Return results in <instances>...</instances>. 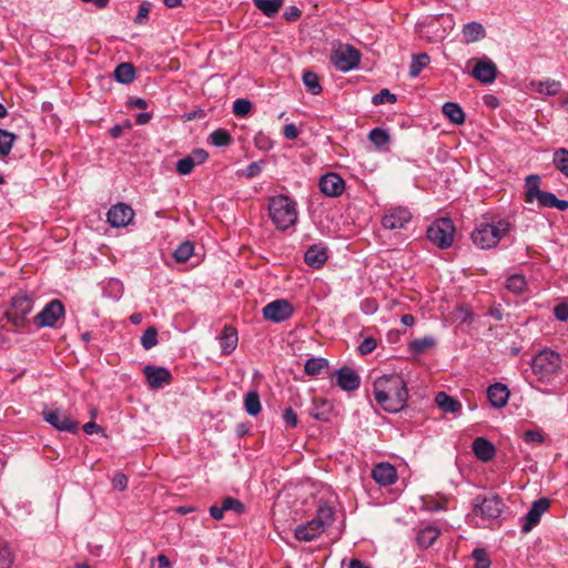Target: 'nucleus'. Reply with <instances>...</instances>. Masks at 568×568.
I'll return each instance as SVG.
<instances>
[{
    "label": "nucleus",
    "instance_id": "f257e3e1",
    "mask_svg": "<svg viewBox=\"0 0 568 568\" xmlns=\"http://www.w3.org/2000/svg\"><path fill=\"white\" fill-rule=\"evenodd\" d=\"M373 396L384 412L399 413L406 407L408 400L407 383L398 374L382 375L373 383Z\"/></svg>",
    "mask_w": 568,
    "mask_h": 568
},
{
    "label": "nucleus",
    "instance_id": "f03ea898",
    "mask_svg": "<svg viewBox=\"0 0 568 568\" xmlns=\"http://www.w3.org/2000/svg\"><path fill=\"white\" fill-rule=\"evenodd\" d=\"M514 224L508 219L489 217L484 215L475 226L471 233L473 243L481 248L488 250L495 247L499 241L514 230Z\"/></svg>",
    "mask_w": 568,
    "mask_h": 568
},
{
    "label": "nucleus",
    "instance_id": "7ed1b4c3",
    "mask_svg": "<svg viewBox=\"0 0 568 568\" xmlns=\"http://www.w3.org/2000/svg\"><path fill=\"white\" fill-rule=\"evenodd\" d=\"M335 521V508L332 503L320 499L313 519L297 525L294 537L302 542H311L318 538Z\"/></svg>",
    "mask_w": 568,
    "mask_h": 568
},
{
    "label": "nucleus",
    "instance_id": "20e7f679",
    "mask_svg": "<svg viewBox=\"0 0 568 568\" xmlns=\"http://www.w3.org/2000/svg\"><path fill=\"white\" fill-rule=\"evenodd\" d=\"M268 214L277 230L286 231L297 222L296 202L287 195L271 196Z\"/></svg>",
    "mask_w": 568,
    "mask_h": 568
},
{
    "label": "nucleus",
    "instance_id": "39448f33",
    "mask_svg": "<svg viewBox=\"0 0 568 568\" xmlns=\"http://www.w3.org/2000/svg\"><path fill=\"white\" fill-rule=\"evenodd\" d=\"M530 367L537 381L550 383L561 369V357L552 349H541L531 358Z\"/></svg>",
    "mask_w": 568,
    "mask_h": 568
},
{
    "label": "nucleus",
    "instance_id": "423d86ee",
    "mask_svg": "<svg viewBox=\"0 0 568 568\" xmlns=\"http://www.w3.org/2000/svg\"><path fill=\"white\" fill-rule=\"evenodd\" d=\"M455 231V225L450 219H438L428 226L427 239L439 248L445 250L453 245Z\"/></svg>",
    "mask_w": 568,
    "mask_h": 568
},
{
    "label": "nucleus",
    "instance_id": "0eeeda50",
    "mask_svg": "<svg viewBox=\"0 0 568 568\" xmlns=\"http://www.w3.org/2000/svg\"><path fill=\"white\" fill-rule=\"evenodd\" d=\"M506 505L501 497L498 495L490 496H476L473 499V511L487 519L499 518L505 509Z\"/></svg>",
    "mask_w": 568,
    "mask_h": 568
},
{
    "label": "nucleus",
    "instance_id": "6e6552de",
    "mask_svg": "<svg viewBox=\"0 0 568 568\" xmlns=\"http://www.w3.org/2000/svg\"><path fill=\"white\" fill-rule=\"evenodd\" d=\"M33 307L32 300L24 295L18 294L12 298L11 307L6 312V318L14 328H22L27 323V316Z\"/></svg>",
    "mask_w": 568,
    "mask_h": 568
},
{
    "label": "nucleus",
    "instance_id": "1a4fd4ad",
    "mask_svg": "<svg viewBox=\"0 0 568 568\" xmlns=\"http://www.w3.org/2000/svg\"><path fill=\"white\" fill-rule=\"evenodd\" d=\"M361 53L349 44H341L332 51L331 62L342 72H348L358 67Z\"/></svg>",
    "mask_w": 568,
    "mask_h": 568
},
{
    "label": "nucleus",
    "instance_id": "9d476101",
    "mask_svg": "<svg viewBox=\"0 0 568 568\" xmlns=\"http://www.w3.org/2000/svg\"><path fill=\"white\" fill-rule=\"evenodd\" d=\"M294 314L293 305L284 298L270 302L262 308L264 320L273 323H282L291 318Z\"/></svg>",
    "mask_w": 568,
    "mask_h": 568
},
{
    "label": "nucleus",
    "instance_id": "9b49d317",
    "mask_svg": "<svg viewBox=\"0 0 568 568\" xmlns=\"http://www.w3.org/2000/svg\"><path fill=\"white\" fill-rule=\"evenodd\" d=\"M64 315V306L59 300L49 302L42 311L33 317V323L38 327H53L55 323Z\"/></svg>",
    "mask_w": 568,
    "mask_h": 568
},
{
    "label": "nucleus",
    "instance_id": "f8f14e48",
    "mask_svg": "<svg viewBox=\"0 0 568 568\" xmlns=\"http://www.w3.org/2000/svg\"><path fill=\"white\" fill-rule=\"evenodd\" d=\"M42 417L49 425L60 432L75 434L79 430V423L60 409L43 410Z\"/></svg>",
    "mask_w": 568,
    "mask_h": 568
},
{
    "label": "nucleus",
    "instance_id": "ddd939ff",
    "mask_svg": "<svg viewBox=\"0 0 568 568\" xmlns=\"http://www.w3.org/2000/svg\"><path fill=\"white\" fill-rule=\"evenodd\" d=\"M413 215L407 207L397 206L387 210L382 217V225L387 230H400L410 222Z\"/></svg>",
    "mask_w": 568,
    "mask_h": 568
},
{
    "label": "nucleus",
    "instance_id": "4468645a",
    "mask_svg": "<svg viewBox=\"0 0 568 568\" xmlns=\"http://www.w3.org/2000/svg\"><path fill=\"white\" fill-rule=\"evenodd\" d=\"M550 501L548 498H539L535 500L525 516V523L521 526V532H529L538 523L541 516L549 509Z\"/></svg>",
    "mask_w": 568,
    "mask_h": 568
},
{
    "label": "nucleus",
    "instance_id": "2eb2a0df",
    "mask_svg": "<svg viewBox=\"0 0 568 568\" xmlns=\"http://www.w3.org/2000/svg\"><path fill=\"white\" fill-rule=\"evenodd\" d=\"M143 374L151 388H161L172 382L171 372L164 366L145 365Z\"/></svg>",
    "mask_w": 568,
    "mask_h": 568
},
{
    "label": "nucleus",
    "instance_id": "dca6fc26",
    "mask_svg": "<svg viewBox=\"0 0 568 568\" xmlns=\"http://www.w3.org/2000/svg\"><path fill=\"white\" fill-rule=\"evenodd\" d=\"M134 211L132 207L124 203H118L109 210L106 217L108 222L113 227L126 226L133 219Z\"/></svg>",
    "mask_w": 568,
    "mask_h": 568
},
{
    "label": "nucleus",
    "instance_id": "f3484780",
    "mask_svg": "<svg viewBox=\"0 0 568 568\" xmlns=\"http://www.w3.org/2000/svg\"><path fill=\"white\" fill-rule=\"evenodd\" d=\"M318 186L325 195L337 197L343 194L345 182L337 173H326L320 179Z\"/></svg>",
    "mask_w": 568,
    "mask_h": 568
},
{
    "label": "nucleus",
    "instance_id": "a211bd4d",
    "mask_svg": "<svg viewBox=\"0 0 568 568\" xmlns=\"http://www.w3.org/2000/svg\"><path fill=\"white\" fill-rule=\"evenodd\" d=\"M336 385L345 390L353 392L359 388L361 377L349 366H343L335 372Z\"/></svg>",
    "mask_w": 568,
    "mask_h": 568
},
{
    "label": "nucleus",
    "instance_id": "6ab92c4d",
    "mask_svg": "<svg viewBox=\"0 0 568 568\" xmlns=\"http://www.w3.org/2000/svg\"><path fill=\"white\" fill-rule=\"evenodd\" d=\"M497 72V67L491 60L480 59L476 62L471 75L484 84H490L496 80Z\"/></svg>",
    "mask_w": 568,
    "mask_h": 568
},
{
    "label": "nucleus",
    "instance_id": "aec40b11",
    "mask_svg": "<svg viewBox=\"0 0 568 568\" xmlns=\"http://www.w3.org/2000/svg\"><path fill=\"white\" fill-rule=\"evenodd\" d=\"M372 478L381 486H389L397 480L398 476L390 463L383 462L373 467Z\"/></svg>",
    "mask_w": 568,
    "mask_h": 568
},
{
    "label": "nucleus",
    "instance_id": "412c9836",
    "mask_svg": "<svg viewBox=\"0 0 568 568\" xmlns=\"http://www.w3.org/2000/svg\"><path fill=\"white\" fill-rule=\"evenodd\" d=\"M327 258L326 247L321 244L311 245L304 254V262L313 268H321Z\"/></svg>",
    "mask_w": 568,
    "mask_h": 568
},
{
    "label": "nucleus",
    "instance_id": "4be33fe9",
    "mask_svg": "<svg viewBox=\"0 0 568 568\" xmlns=\"http://www.w3.org/2000/svg\"><path fill=\"white\" fill-rule=\"evenodd\" d=\"M487 397L495 408H501L507 405L509 390L505 384L495 383L488 387Z\"/></svg>",
    "mask_w": 568,
    "mask_h": 568
},
{
    "label": "nucleus",
    "instance_id": "5701e85b",
    "mask_svg": "<svg viewBox=\"0 0 568 568\" xmlns=\"http://www.w3.org/2000/svg\"><path fill=\"white\" fill-rule=\"evenodd\" d=\"M473 450L475 456L484 463L491 460L496 454L494 444L485 437H477L474 439Z\"/></svg>",
    "mask_w": 568,
    "mask_h": 568
},
{
    "label": "nucleus",
    "instance_id": "b1692460",
    "mask_svg": "<svg viewBox=\"0 0 568 568\" xmlns=\"http://www.w3.org/2000/svg\"><path fill=\"white\" fill-rule=\"evenodd\" d=\"M237 332L232 326H224L220 336V346L223 354H231L237 346Z\"/></svg>",
    "mask_w": 568,
    "mask_h": 568
},
{
    "label": "nucleus",
    "instance_id": "393cba45",
    "mask_svg": "<svg viewBox=\"0 0 568 568\" xmlns=\"http://www.w3.org/2000/svg\"><path fill=\"white\" fill-rule=\"evenodd\" d=\"M435 403L444 413L456 414L462 410L460 402L445 392L436 394Z\"/></svg>",
    "mask_w": 568,
    "mask_h": 568
},
{
    "label": "nucleus",
    "instance_id": "a878e982",
    "mask_svg": "<svg viewBox=\"0 0 568 568\" xmlns=\"http://www.w3.org/2000/svg\"><path fill=\"white\" fill-rule=\"evenodd\" d=\"M444 115L455 125L465 123V112L463 108L456 102H446L442 106Z\"/></svg>",
    "mask_w": 568,
    "mask_h": 568
},
{
    "label": "nucleus",
    "instance_id": "bb28decb",
    "mask_svg": "<svg viewBox=\"0 0 568 568\" xmlns=\"http://www.w3.org/2000/svg\"><path fill=\"white\" fill-rule=\"evenodd\" d=\"M440 536V530L435 526H427L420 529L416 535V542L422 548H429Z\"/></svg>",
    "mask_w": 568,
    "mask_h": 568
},
{
    "label": "nucleus",
    "instance_id": "cd10ccee",
    "mask_svg": "<svg viewBox=\"0 0 568 568\" xmlns=\"http://www.w3.org/2000/svg\"><path fill=\"white\" fill-rule=\"evenodd\" d=\"M463 37L467 43L477 42L486 37V30L481 23L471 21L464 26Z\"/></svg>",
    "mask_w": 568,
    "mask_h": 568
},
{
    "label": "nucleus",
    "instance_id": "c85d7f7f",
    "mask_svg": "<svg viewBox=\"0 0 568 568\" xmlns=\"http://www.w3.org/2000/svg\"><path fill=\"white\" fill-rule=\"evenodd\" d=\"M114 79L122 84L131 83L135 78V69L132 63H120L113 72Z\"/></svg>",
    "mask_w": 568,
    "mask_h": 568
},
{
    "label": "nucleus",
    "instance_id": "c756f323",
    "mask_svg": "<svg viewBox=\"0 0 568 568\" xmlns=\"http://www.w3.org/2000/svg\"><path fill=\"white\" fill-rule=\"evenodd\" d=\"M253 3L264 16L274 18L284 4V0H253Z\"/></svg>",
    "mask_w": 568,
    "mask_h": 568
},
{
    "label": "nucleus",
    "instance_id": "7c9ffc66",
    "mask_svg": "<svg viewBox=\"0 0 568 568\" xmlns=\"http://www.w3.org/2000/svg\"><path fill=\"white\" fill-rule=\"evenodd\" d=\"M328 368V361L324 357H312L305 362L304 372L308 376H317Z\"/></svg>",
    "mask_w": 568,
    "mask_h": 568
},
{
    "label": "nucleus",
    "instance_id": "2f4dec72",
    "mask_svg": "<svg viewBox=\"0 0 568 568\" xmlns=\"http://www.w3.org/2000/svg\"><path fill=\"white\" fill-rule=\"evenodd\" d=\"M430 62V57L427 53H418L412 57L409 64L408 74L412 78L419 75L423 69H425Z\"/></svg>",
    "mask_w": 568,
    "mask_h": 568
},
{
    "label": "nucleus",
    "instance_id": "473e14b6",
    "mask_svg": "<svg viewBox=\"0 0 568 568\" xmlns=\"http://www.w3.org/2000/svg\"><path fill=\"white\" fill-rule=\"evenodd\" d=\"M540 178L537 174H530L526 178V202L532 203L542 191L539 187Z\"/></svg>",
    "mask_w": 568,
    "mask_h": 568
},
{
    "label": "nucleus",
    "instance_id": "72a5a7b5",
    "mask_svg": "<svg viewBox=\"0 0 568 568\" xmlns=\"http://www.w3.org/2000/svg\"><path fill=\"white\" fill-rule=\"evenodd\" d=\"M302 81H303L306 90L311 94L318 95L320 93H322L323 88H322V85L320 83L318 75L315 72H313V71H304L303 77H302Z\"/></svg>",
    "mask_w": 568,
    "mask_h": 568
},
{
    "label": "nucleus",
    "instance_id": "f704fd0d",
    "mask_svg": "<svg viewBox=\"0 0 568 568\" xmlns=\"http://www.w3.org/2000/svg\"><path fill=\"white\" fill-rule=\"evenodd\" d=\"M245 412L251 416H256L261 412L260 395L256 390H250L244 397Z\"/></svg>",
    "mask_w": 568,
    "mask_h": 568
},
{
    "label": "nucleus",
    "instance_id": "c9c22d12",
    "mask_svg": "<svg viewBox=\"0 0 568 568\" xmlns=\"http://www.w3.org/2000/svg\"><path fill=\"white\" fill-rule=\"evenodd\" d=\"M436 341L432 336H425L423 338H416L409 343L408 349L415 354L419 355L425 353L427 349L434 347Z\"/></svg>",
    "mask_w": 568,
    "mask_h": 568
},
{
    "label": "nucleus",
    "instance_id": "e433bc0d",
    "mask_svg": "<svg viewBox=\"0 0 568 568\" xmlns=\"http://www.w3.org/2000/svg\"><path fill=\"white\" fill-rule=\"evenodd\" d=\"M552 163L555 168L568 178V150L560 148L554 152Z\"/></svg>",
    "mask_w": 568,
    "mask_h": 568
},
{
    "label": "nucleus",
    "instance_id": "4c0bfd02",
    "mask_svg": "<svg viewBox=\"0 0 568 568\" xmlns=\"http://www.w3.org/2000/svg\"><path fill=\"white\" fill-rule=\"evenodd\" d=\"M368 139L377 149L384 148L390 142L388 132L382 128L372 129L368 133Z\"/></svg>",
    "mask_w": 568,
    "mask_h": 568
},
{
    "label": "nucleus",
    "instance_id": "58836bf2",
    "mask_svg": "<svg viewBox=\"0 0 568 568\" xmlns=\"http://www.w3.org/2000/svg\"><path fill=\"white\" fill-rule=\"evenodd\" d=\"M526 286L527 282L523 274H514L506 280V288L515 294L524 293Z\"/></svg>",
    "mask_w": 568,
    "mask_h": 568
},
{
    "label": "nucleus",
    "instance_id": "ea45409f",
    "mask_svg": "<svg viewBox=\"0 0 568 568\" xmlns=\"http://www.w3.org/2000/svg\"><path fill=\"white\" fill-rule=\"evenodd\" d=\"M194 252V245L190 241L182 242L174 251L173 257L178 263H184L189 261Z\"/></svg>",
    "mask_w": 568,
    "mask_h": 568
},
{
    "label": "nucleus",
    "instance_id": "a19ab883",
    "mask_svg": "<svg viewBox=\"0 0 568 568\" xmlns=\"http://www.w3.org/2000/svg\"><path fill=\"white\" fill-rule=\"evenodd\" d=\"M210 142L219 148L227 146L232 143V136L225 129H216L210 134Z\"/></svg>",
    "mask_w": 568,
    "mask_h": 568
},
{
    "label": "nucleus",
    "instance_id": "79ce46f5",
    "mask_svg": "<svg viewBox=\"0 0 568 568\" xmlns=\"http://www.w3.org/2000/svg\"><path fill=\"white\" fill-rule=\"evenodd\" d=\"M17 135L4 130L0 129V155L7 156L12 150L13 142L16 141Z\"/></svg>",
    "mask_w": 568,
    "mask_h": 568
},
{
    "label": "nucleus",
    "instance_id": "37998d69",
    "mask_svg": "<svg viewBox=\"0 0 568 568\" xmlns=\"http://www.w3.org/2000/svg\"><path fill=\"white\" fill-rule=\"evenodd\" d=\"M471 558L475 560L474 568H490L491 566V560L485 548H475Z\"/></svg>",
    "mask_w": 568,
    "mask_h": 568
},
{
    "label": "nucleus",
    "instance_id": "c03bdc74",
    "mask_svg": "<svg viewBox=\"0 0 568 568\" xmlns=\"http://www.w3.org/2000/svg\"><path fill=\"white\" fill-rule=\"evenodd\" d=\"M158 329L154 326H149L141 336V345L145 351L151 349L158 345Z\"/></svg>",
    "mask_w": 568,
    "mask_h": 568
},
{
    "label": "nucleus",
    "instance_id": "a18cd8bd",
    "mask_svg": "<svg viewBox=\"0 0 568 568\" xmlns=\"http://www.w3.org/2000/svg\"><path fill=\"white\" fill-rule=\"evenodd\" d=\"M561 89V83L556 80H546L538 83V92L547 95H555Z\"/></svg>",
    "mask_w": 568,
    "mask_h": 568
},
{
    "label": "nucleus",
    "instance_id": "49530a36",
    "mask_svg": "<svg viewBox=\"0 0 568 568\" xmlns=\"http://www.w3.org/2000/svg\"><path fill=\"white\" fill-rule=\"evenodd\" d=\"M222 507L225 511L231 510L239 515L245 511V505L241 500L233 497L224 498L222 501Z\"/></svg>",
    "mask_w": 568,
    "mask_h": 568
},
{
    "label": "nucleus",
    "instance_id": "de8ad7c7",
    "mask_svg": "<svg viewBox=\"0 0 568 568\" xmlns=\"http://www.w3.org/2000/svg\"><path fill=\"white\" fill-rule=\"evenodd\" d=\"M397 101V97L392 93L388 89H382L377 94L373 95L372 103L374 105H381L385 102L395 103Z\"/></svg>",
    "mask_w": 568,
    "mask_h": 568
},
{
    "label": "nucleus",
    "instance_id": "09e8293b",
    "mask_svg": "<svg viewBox=\"0 0 568 568\" xmlns=\"http://www.w3.org/2000/svg\"><path fill=\"white\" fill-rule=\"evenodd\" d=\"M252 109V103L246 99H236L233 103V113L236 116H246Z\"/></svg>",
    "mask_w": 568,
    "mask_h": 568
},
{
    "label": "nucleus",
    "instance_id": "8fccbe9b",
    "mask_svg": "<svg viewBox=\"0 0 568 568\" xmlns=\"http://www.w3.org/2000/svg\"><path fill=\"white\" fill-rule=\"evenodd\" d=\"M13 562V552L7 544L0 545V568H10Z\"/></svg>",
    "mask_w": 568,
    "mask_h": 568
},
{
    "label": "nucleus",
    "instance_id": "3c124183",
    "mask_svg": "<svg viewBox=\"0 0 568 568\" xmlns=\"http://www.w3.org/2000/svg\"><path fill=\"white\" fill-rule=\"evenodd\" d=\"M556 199L557 196L548 191H541L539 195L536 197L541 207H554L555 204L557 203Z\"/></svg>",
    "mask_w": 568,
    "mask_h": 568
},
{
    "label": "nucleus",
    "instance_id": "603ef678",
    "mask_svg": "<svg viewBox=\"0 0 568 568\" xmlns=\"http://www.w3.org/2000/svg\"><path fill=\"white\" fill-rule=\"evenodd\" d=\"M152 4L148 1H143L139 8L138 14L134 18L136 24H145L148 22L149 13Z\"/></svg>",
    "mask_w": 568,
    "mask_h": 568
},
{
    "label": "nucleus",
    "instance_id": "864d4df0",
    "mask_svg": "<svg viewBox=\"0 0 568 568\" xmlns=\"http://www.w3.org/2000/svg\"><path fill=\"white\" fill-rule=\"evenodd\" d=\"M194 161L187 155L181 160L178 161L176 163V171L182 174V175H186V174H190L192 172V170L194 169Z\"/></svg>",
    "mask_w": 568,
    "mask_h": 568
},
{
    "label": "nucleus",
    "instance_id": "5fc2aeb1",
    "mask_svg": "<svg viewBox=\"0 0 568 568\" xmlns=\"http://www.w3.org/2000/svg\"><path fill=\"white\" fill-rule=\"evenodd\" d=\"M524 440L530 444H542L545 442V436L540 430L529 429L524 433Z\"/></svg>",
    "mask_w": 568,
    "mask_h": 568
},
{
    "label": "nucleus",
    "instance_id": "6e6d98bb",
    "mask_svg": "<svg viewBox=\"0 0 568 568\" xmlns=\"http://www.w3.org/2000/svg\"><path fill=\"white\" fill-rule=\"evenodd\" d=\"M263 164L264 163L262 161L250 163L246 166V169L244 170V175L247 179H253V178L257 176L262 172Z\"/></svg>",
    "mask_w": 568,
    "mask_h": 568
},
{
    "label": "nucleus",
    "instance_id": "4d7b16f0",
    "mask_svg": "<svg viewBox=\"0 0 568 568\" xmlns=\"http://www.w3.org/2000/svg\"><path fill=\"white\" fill-rule=\"evenodd\" d=\"M377 346V342L373 337H366L358 346V351L362 355L372 353Z\"/></svg>",
    "mask_w": 568,
    "mask_h": 568
},
{
    "label": "nucleus",
    "instance_id": "13d9d810",
    "mask_svg": "<svg viewBox=\"0 0 568 568\" xmlns=\"http://www.w3.org/2000/svg\"><path fill=\"white\" fill-rule=\"evenodd\" d=\"M112 486L119 491H123L128 487V477L123 473H116L112 478Z\"/></svg>",
    "mask_w": 568,
    "mask_h": 568
},
{
    "label": "nucleus",
    "instance_id": "bf43d9fd",
    "mask_svg": "<svg viewBox=\"0 0 568 568\" xmlns=\"http://www.w3.org/2000/svg\"><path fill=\"white\" fill-rule=\"evenodd\" d=\"M282 418L286 425L293 428L297 426V415L292 407H287L283 410Z\"/></svg>",
    "mask_w": 568,
    "mask_h": 568
},
{
    "label": "nucleus",
    "instance_id": "052dcab7",
    "mask_svg": "<svg viewBox=\"0 0 568 568\" xmlns=\"http://www.w3.org/2000/svg\"><path fill=\"white\" fill-rule=\"evenodd\" d=\"M554 315L560 322L567 321L568 320V304L561 303V304H558L557 306H555Z\"/></svg>",
    "mask_w": 568,
    "mask_h": 568
},
{
    "label": "nucleus",
    "instance_id": "680f3d73",
    "mask_svg": "<svg viewBox=\"0 0 568 568\" xmlns=\"http://www.w3.org/2000/svg\"><path fill=\"white\" fill-rule=\"evenodd\" d=\"M301 16H302V11L295 6H291V7L286 8V10L284 12V18L288 22H294V21L298 20L301 18Z\"/></svg>",
    "mask_w": 568,
    "mask_h": 568
},
{
    "label": "nucleus",
    "instance_id": "e2e57ef3",
    "mask_svg": "<svg viewBox=\"0 0 568 568\" xmlns=\"http://www.w3.org/2000/svg\"><path fill=\"white\" fill-rule=\"evenodd\" d=\"M189 156L194 161V165H197L204 163L209 154L203 149H196Z\"/></svg>",
    "mask_w": 568,
    "mask_h": 568
},
{
    "label": "nucleus",
    "instance_id": "0e129e2a",
    "mask_svg": "<svg viewBox=\"0 0 568 568\" xmlns=\"http://www.w3.org/2000/svg\"><path fill=\"white\" fill-rule=\"evenodd\" d=\"M283 135L287 140L293 141L298 136V129L294 123L286 124L283 129Z\"/></svg>",
    "mask_w": 568,
    "mask_h": 568
},
{
    "label": "nucleus",
    "instance_id": "69168bd1",
    "mask_svg": "<svg viewBox=\"0 0 568 568\" xmlns=\"http://www.w3.org/2000/svg\"><path fill=\"white\" fill-rule=\"evenodd\" d=\"M310 415L316 420L327 422L329 419L328 410H321L318 407H314L310 410Z\"/></svg>",
    "mask_w": 568,
    "mask_h": 568
},
{
    "label": "nucleus",
    "instance_id": "338daca9",
    "mask_svg": "<svg viewBox=\"0 0 568 568\" xmlns=\"http://www.w3.org/2000/svg\"><path fill=\"white\" fill-rule=\"evenodd\" d=\"M128 105L133 109L144 110L148 108V102L142 98H130Z\"/></svg>",
    "mask_w": 568,
    "mask_h": 568
},
{
    "label": "nucleus",
    "instance_id": "774afa93",
    "mask_svg": "<svg viewBox=\"0 0 568 568\" xmlns=\"http://www.w3.org/2000/svg\"><path fill=\"white\" fill-rule=\"evenodd\" d=\"M210 515L215 520H221L224 516L225 510L223 509L222 505H212L209 509Z\"/></svg>",
    "mask_w": 568,
    "mask_h": 568
}]
</instances>
